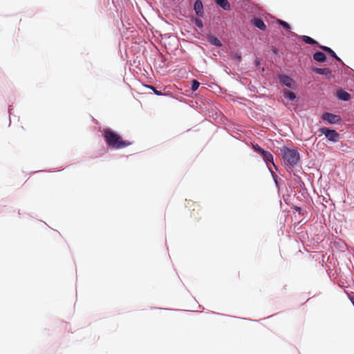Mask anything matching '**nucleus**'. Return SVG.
<instances>
[{
  "mask_svg": "<svg viewBox=\"0 0 354 354\" xmlns=\"http://www.w3.org/2000/svg\"><path fill=\"white\" fill-rule=\"evenodd\" d=\"M103 136L108 146L116 149L125 148L132 144L130 141L123 140L120 135L110 129H104Z\"/></svg>",
  "mask_w": 354,
  "mask_h": 354,
  "instance_id": "1",
  "label": "nucleus"
},
{
  "mask_svg": "<svg viewBox=\"0 0 354 354\" xmlns=\"http://www.w3.org/2000/svg\"><path fill=\"white\" fill-rule=\"evenodd\" d=\"M282 158L290 167L297 165L299 161V153L296 149H291L284 146L280 149Z\"/></svg>",
  "mask_w": 354,
  "mask_h": 354,
  "instance_id": "2",
  "label": "nucleus"
},
{
  "mask_svg": "<svg viewBox=\"0 0 354 354\" xmlns=\"http://www.w3.org/2000/svg\"><path fill=\"white\" fill-rule=\"evenodd\" d=\"M319 131L324 134L326 138L333 142L339 140V135L335 130L329 129L326 127H323L319 129Z\"/></svg>",
  "mask_w": 354,
  "mask_h": 354,
  "instance_id": "3",
  "label": "nucleus"
},
{
  "mask_svg": "<svg viewBox=\"0 0 354 354\" xmlns=\"http://www.w3.org/2000/svg\"><path fill=\"white\" fill-rule=\"evenodd\" d=\"M322 118L324 121L328 122L329 124H337V123L340 122V121H341L340 116H339L337 115H335L331 113H328V112L324 113L322 115Z\"/></svg>",
  "mask_w": 354,
  "mask_h": 354,
  "instance_id": "4",
  "label": "nucleus"
},
{
  "mask_svg": "<svg viewBox=\"0 0 354 354\" xmlns=\"http://www.w3.org/2000/svg\"><path fill=\"white\" fill-rule=\"evenodd\" d=\"M280 83L290 88H294L295 87V82L292 78H290L289 76L287 75H279V77Z\"/></svg>",
  "mask_w": 354,
  "mask_h": 354,
  "instance_id": "5",
  "label": "nucleus"
},
{
  "mask_svg": "<svg viewBox=\"0 0 354 354\" xmlns=\"http://www.w3.org/2000/svg\"><path fill=\"white\" fill-rule=\"evenodd\" d=\"M194 11L198 17H202L204 15V10L202 1L196 0L194 6Z\"/></svg>",
  "mask_w": 354,
  "mask_h": 354,
  "instance_id": "6",
  "label": "nucleus"
},
{
  "mask_svg": "<svg viewBox=\"0 0 354 354\" xmlns=\"http://www.w3.org/2000/svg\"><path fill=\"white\" fill-rule=\"evenodd\" d=\"M252 24L260 29L261 30H266V25L263 22V21L260 18H254L252 20Z\"/></svg>",
  "mask_w": 354,
  "mask_h": 354,
  "instance_id": "7",
  "label": "nucleus"
},
{
  "mask_svg": "<svg viewBox=\"0 0 354 354\" xmlns=\"http://www.w3.org/2000/svg\"><path fill=\"white\" fill-rule=\"evenodd\" d=\"M319 48H321L322 50H324L325 52L329 53L333 57H334L335 59H337V61H341V59H339V57H337V55H336V53L329 47H327V46H322V45H319L318 46Z\"/></svg>",
  "mask_w": 354,
  "mask_h": 354,
  "instance_id": "8",
  "label": "nucleus"
},
{
  "mask_svg": "<svg viewBox=\"0 0 354 354\" xmlns=\"http://www.w3.org/2000/svg\"><path fill=\"white\" fill-rule=\"evenodd\" d=\"M339 99L344 101H348L351 99V95L346 91L339 90L337 93Z\"/></svg>",
  "mask_w": 354,
  "mask_h": 354,
  "instance_id": "9",
  "label": "nucleus"
},
{
  "mask_svg": "<svg viewBox=\"0 0 354 354\" xmlns=\"http://www.w3.org/2000/svg\"><path fill=\"white\" fill-rule=\"evenodd\" d=\"M187 206L189 207H192V209L191 212L192 216H195L194 212H196V213H198V212L200 210L199 205L197 204L196 203H194L190 201H187Z\"/></svg>",
  "mask_w": 354,
  "mask_h": 354,
  "instance_id": "10",
  "label": "nucleus"
},
{
  "mask_svg": "<svg viewBox=\"0 0 354 354\" xmlns=\"http://www.w3.org/2000/svg\"><path fill=\"white\" fill-rule=\"evenodd\" d=\"M216 3L225 10H230V4L227 0H216Z\"/></svg>",
  "mask_w": 354,
  "mask_h": 354,
  "instance_id": "11",
  "label": "nucleus"
},
{
  "mask_svg": "<svg viewBox=\"0 0 354 354\" xmlns=\"http://www.w3.org/2000/svg\"><path fill=\"white\" fill-rule=\"evenodd\" d=\"M313 59L319 62H324L326 59V57L324 53L318 51L314 53Z\"/></svg>",
  "mask_w": 354,
  "mask_h": 354,
  "instance_id": "12",
  "label": "nucleus"
},
{
  "mask_svg": "<svg viewBox=\"0 0 354 354\" xmlns=\"http://www.w3.org/2000/svg\"><path fill=\"white\" fill-rule=\"evenodd\" d=\"M313 71L319 75H328L330 74L331 71L328 68H314Z\"/></svg>",
  "mask_w": 354,
  "mask_h": 354,
  "instance_id": "13",
  "label": "nucleus"
},
{
  "mask_svg": "<svg viewBox=\"0 0 354 354\" xmlns=\"http://www.w3.org/2000/svg\"><path fill=\"white\" fill-rule=\"evenodd\" d=\"M283 96L285 98H287L291 101L295 100L296 98V95L293 92L287 90L283 91Z\"/></svg>",
  "mask_w": 354,
  "mask_h": 354,
  "instance_id": "14",
  "label": "nucleus"
},
{
  "mask_svg": "<svg viewBox=\"0 0 354 354\" xmlns=\"http://www.w3.org/2000/svg\"><path fill=\"white\" fill-rule=\"evenodd\" d=\"M301 39L305 43L308 44L313 45V44H317V41H315L314 39L311 38L309 36L303 35Z\"/></svg>",
  "mask_w": 354,
  "mask_h": 354,
  "instance_id": "15",
  "label": "nucleus"
},
{
  "mask_svg": "<svg viewBox=\"0 0 354 354\" xmlns=\"http://www.w3.org/2000/svg\"><path fill=\"white\" fill-rule=\"evenodd\" d=\"M263 160L266 163L271 162L272 165H274L273 156L270 152L266 153V156L263 157Z\"/></svg>",
  "mask_w": 354,
  "mask_h": 354,
  "instance_id": "16",
  "label": "nucleus"
},
{
  "mask_svg": "<svg viewBox=\"0 0 354 354\" xmlns=\"http://www.w3.org/2000/svg\"><path fill=\"white\" fill-rule=\"evenodd\" d=\"M209 41L212 44H213L216 46H218V47H220L222 45L221 41L216 37H211L209 39Z\"/></svg>",
  "mask_w": 354,
  "mask_h": 354,
  "instance_id": "17",
  "label": "nucleus"
},
{
  "mask_svg": "<svg viewBox=\"0 0 354 354\" xmlns=\"http://www.w3.org/2000/svg\"><path fill=\"white\" fill-rule=\"evenodd\" d=\"M277 23L287 30H289L290 28V25L287 22L281 19H277Z\"/></svg>",
  "mask_w": 354,
  "mask_h": 354,
  "instance_id": "18",
  "label": "nucleus"
},
{
  "mask_svg": "<svg viewBox=\"0 0 354 354\" xmlns=\"http://www.w3.org/2000/svg\"><path fill=\"white\" fill-rule=\"evenodd\" d=\"M199 85H200V84L198 81L193 80L192 82V87H191L192 90L193 91H196L198 89V88L199 87Z\"/></svg>",
  "mask_w": 354,
  "mask_h": 354,
  "instance_id": "19",
  "label": "nucleus"
},
{
  "mask_svg": "<svg viewBox=\"0 0 354 354\" xmlns=\"http://www.w3.org/2000/svg\"><path fill=\"white\" fill-rule=\"evenodd\" d=\"M252 148L254 149V150L260 153L261 152H262V151L263 150V149H262L259 145L257 144H252Z\"/></svg>",
  "mask_w": 354,
  "mask_h": 354,
  "instance_id": "20",
  "label": "nucleus"
},
{
  "mask_svg": "<svg viewBox=\"0 0 354 354\" xmlns=\"http://www.w3.org/2000/svg\"><path fill=\"white\" fill-rule=\"evenodd\" d=\"M194 24L199 28H203V26L202 21L199 19H195Z\"/></svg>",
  "mask_w": 354,
  "mask_h": 354,
  "instance_id": "21",
  "label": "nucleus"
},
{
  "mask_svg": "<svg viewBox=\"0 0 354 354\" xmlns=\"http://www.w3.org/2000/svg\"><path fill=\"white\" fill-rule=\"evenodd\" d=\"M151 88L153 90L154 93H155L156 95H160L161 94V93H160V91H156V90L155 89V88H154V87L151 86Z\"/></svg>",
  "mask_w": 354,
  "mask_h": 354,
  "instance_id": "22",
  "label": "nucleus"
},
{
  "mask_svg": "<svg viewBox=\"0 0 354 354\" xmlns=\"http://www.w3.org/2000/svg\"><path fill=\"white\" fill-rule=\"evenodd\" d=\"M269 151H267L266 150H263L262 152L260 153V154L262 155L263 158L266 156V153H268Z\"/></svg>",
  "mask_w": 354,
  "mask_h": 354,
  "instance_id": "23",
  "label": "nucleus"
},
{
  "mask_svg": "<svg viewBox=\"0 0 354 354\" xmlns=\"http://www.w3.org/2000/svg\"><path fill=\"white\" fill-rule=\"evenodd\" d=\"M269 151H267L266 150H263L262 152L260 153V154L262 155L263 158L266 156V153H268Z\"/></svg>",
  "mask_w": 354,
  "mask_h": 354,
  "instance_id": "24",
  "label": "nucleus"
},
{
  "mask_svg": "<svg viewBox=\"0 0 354 354\" xmlns=\"http://www.w3.org/2000/svg\"><path fill=\"white\" fill-rule=\"evenodd\" d=\"M269 151H267L266 150H263L262 152L260 153V154L262 155L263 158L266 156V153H268Z\"/></svg>",
  "mask_w": 354,
  "mask_h": 354,
  "instance_id": "25",
  "label": "nucleus"
},
{
  "mask_svg": "<svg viewBox=\"0 0 354 354\" xmlns=\"http://www.w3.org/2000/svg\"><path fill=\"white\" fill-rule=\"evenodd\" d=\"M296 209H297V211H300V210H301V208H300V207H297V208H296Z\"/></svg>",
  "mask_w": 354,
  "mask_h": 354,
  "instance_id": "26",
  "label": "nucleus"
}]
</instances>
